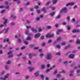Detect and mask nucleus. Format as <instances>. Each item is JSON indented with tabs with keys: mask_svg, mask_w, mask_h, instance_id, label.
Listing matches in <instances>:
<instances>
[{
	"mask_svg": "<svg viewBox=\"0 0 80 80\" xmlns=\"http://www.w3.org/2000/svg\"><path fill=\"white\" fill-rule=\"evenodd\" d=\"M22 59L23 60H27V57L26 56H23L22 57Z\"/></svg>",
	"mask_w": 80,
	"mask_h": 80,
	"instance_id": "obj_31",
	"label": "nucleus"
},
{
	"mask_svg": "<svg viewBox=\"0 0 80 80\" xmlns=\"http://www.w3.org/2000/svg\"><path fill=\"white\" fill-rule=\"evenodd\" d=\"M11 25L12 26H13V25H15V23L13 22H12L11 23Z\"/></svg>",
	"mask_w": 80,
	"mask_h": 80,
	"instance_id": "obj_50",
	"label": "nucleus"
},
{
	"mask_svg": "<svg viewBox=\"0 0 80 80\" xmlns=\"http://www.w3.org/2000/svg\"><path fill=\"white\" fill-rule=\"evenodd\" d=\"M56 47L58 48H60V45H56Z\"/></svg>",
	"mask_w": 80,
	"mask_h": 80,
	"instance_id": "obj_43",
	"label": "nucleus"
},
{
	"mask_svg": "<svg viewBox=\"0 0 80 80\" xmlns=\"http://www.w3.org/2000/svg\"><path fill=\"white\" fill-rule=\"evenodd\" d=\"M6 63L7 64H10V63H11V62L9 60Z\"/></svg>",
	"mask_w": 80,
	"mask_h": 80,
	"instance_id": "obj_37",
	"label": "nucleus"
},
{
	"mask_svg": "<svg viewBox=\"0 0 80 80\" xmlns=\"http://www.w3.org/2000/svg\"><path fill=\"white\" fill-rule=\"evenodd\" d=\"M57 1H58V0H53L52 2L53 3V4H56V3H57Z\"/></svg>",
	"mask_w": 80,
	"mask_h": 80,
	"instance_id": "obj_18",
	"label": "nucleus"
},
{
	"mask_svg": "<svg viewBox=\"0 0 80 80\" xmlns=\"http://www.w3.org/2000/svg\"><path fill=\"white\" fill-rule=\"evenodd\" d=\"M11 18L13 20H15L16 18V17L13 14H11Z\"/></svg>",
	"mask_w": 80,
	"mask_h": 80,
	"instance_id": "obj_11",
	"label": "nucleus"
},
{
	"mask_svg": "<svg viewBox=\"0 0 80 80\" xmlns=\"http://www.w3.org/2000/svg\"><path fill=\"white\" fill-rule=\"evenodd\" d=\"M60 18V15H59L56 18V19H58V18Z\"/></svg>",
	"mask_w": 80,
	"mask_h": 80,
	"instance_id": "obj_38",
	"label": "nucleus"
},
{
	"mask_svg": "<svg viewBox=\"0 0 80 80\" xmlns=\"http://www.w3.org/2000/svg\"><path fill=\"white\" fill-rule=\"evenodd\" d=\"M69 3L70 4V5L71 6H73V5H74V2H71Z\"/></svg>",
	"mask_w": 80,
	"mask_h": 80,
	"instance_id": "obj_34",
	"label": "nucleus"
},
{
	"mask_svg": "<svg viewBox=\"0 0 80 80\" xmlns=\"http://www.w3.org/2000/svg\"><path fill=\"white\" fill-rule=\"evenodd\" d=\"M68 12V9L67 8H64L60 11V13H66Z\"/></svg>",
	"mask_w": 80,
	"mask_h": 80,
	"instance_id": "obj_2",
	"label": "nucleus"
},
{
	"mask_svg": "<svg viewBox=\"0 0 80 80\" xmlns=\"http://www.w3.org/2000/svg\"><path fill=\"white\" fill-rule=\"evenodd\" d=\"M54 35L53 34H48L47 35H46V37L48 38V37H53Z\"/></svg>",
	"mask_w": 80,
	"mask_h": 80,
	"instance_id": "obj_6",
	"label": "nucleus"
},
{
	"mask_svg": "<svg viewBox=\"0 0 80 80\" xmlns=\"http://www.w3.org/2000/svg\"><path fill=\"white\" fill-rule=\"evenodd\" d=\"M57 77L58 78L61 77V75L60 74H58V75H57Z\"/></svg>",
	"mask_w": 80,
	"mask_h": 80,
	"instance_id": "obj_40",
	"label": "nucleus"
},
{
	"mask_svg": "<svg viewBox=\"0 0 80 80\" xmlns=\"http://www.w3.org/2000/svg\"><path fill=\"white\" fill-rule=\"evenodd\" d=\"M8 30H9V28H7L3 30H4V31H5L4 32V33L5 34H7V33H8Z\"/></svg>",
	"mask_w": 80,
	"mask_h": 80,
	"instance_id": "obj_9",
	"label": "nucleus"
},
{
	"mask_svg": "<svg viewBox=\"0 0 80 80\" xmlns=\"http://www.w3.org/2000/svg\"><path fill=\"white\" fill-rule=\"evenodd\" d=\"M52 55L50 53L48 52L45 57V58L48 60H50L52 59Z\"/></svg>",
	"mask_w": 80,
	"mask_h": 80,
	"instance_id": "obj_1",
	"label": "nucleus"
},
{
	"mask_svg": "<svg viewBox=\"0 0 80 80\" xmlns=\"http://www.w3.org/2000/svg\"><path fill=\"white\" fill-rule=\"evenodd\" d=\"M47 29H51L52 28V26H48L47 27Z\"/></svg>",
	"mask_w": 80,
	"mask_h": 80,
	"instance_id": "obj_27",
	"label": "nucleus"
},
{
	"mask_svg": "<svg viewBox=\"0 0 80 80\" xmlns=\"http://www.w3.org/2000/svg\"><path fill=\"white\" fill-rule=\"evenodd\" d=\"M25 47L23 46L21 48V50H23V49H25Z\"/></svg>",
	"mask_w": 80,
	"mask_h": 80,
	"instance_id": "obj_53",
	"label": "nucleus"
},
{
	"mask_svg": "<svg viewBox=\"0 0 80 80\" xmlns=\"http://www.w3.org/2000/svg\"><path fill=\"white\" fill-rule=\"evenodd\" d=\"M8 76H9V74H6L4 77V78L5 79V80H6V78H8Z\"/></svg>",
	"mask_w": 80,
	"mask_h": 80,
	"instance_id": "obj_21",
	"label": "nucleus"
},
{
	"mask_svg": "<svg viewBox=\"0 0 80 80\" xmlns=\"http://www.w3.org/2000/svg\"><path fill=\"white\" fill-rule=\"evenodd\" d=\"M40 36V33H38L35 35L34 37L35 38H38Z\"/></svg>",
	"mask_w": 80,
	"mask_h": 80,
	"instance_id": "obj_13",
	"label": "nucleus"
},
{
	"mask_svg": "<svg viewBox=\"0 0 80 80\" xmlns=\"http://www.w3.org/2000/svg\"><path fill=\"white\" fill-rule=\"evenodd\" d=\"M51 42H52V40L50 39L48 40V43H51Z\"/></svg>",
	"mask_w": 80,
	"mask_h": 80,
	"instance_id": "obj_58",
	"label": "nucleus"
},
{
	"mask_svg": "<svg viewBox=\"0 0 80 80\" xmlns=\"http://www.w3.org/2000/svg\"><path fill=\"white\" fill-rule=\"evenodd\" d=\"M28 69L29 70V72H32L33 70H34L35 69V68L33 67H28Z\"/></svg>",
	"mask_w": 80,
	"mask_h": 80,
	"instance_id": "obj_10",
	"label": "nucleus"
},
{
	"mask_svg": "<svg viewBox=\"0 0 80 80\" xmlns=\"http://www.w3.org/2000/svg\"><path fill=\"white\" fill-rule=\"evenodd\" d=\"M18 43H21V42H22V41L19 38H18Z\"/></svg>",
	"mask_w": 80,
	"mask_h": 80,
	"instance_id": "obj_30",
	"label": "nucleus"
},
{
	"mask_svg": "<svg viewBox=\"0 0 80 80\" xmlns=\"http://www.w3.org/2000/svg\"><path fill=\"white\" fill-rule=\"evenodd\" d=\"M70 45H68L65 47L64 49L67 50V49H68V48H70Z\"/></svg>",
	"mask_w": 80,
	"mask_h": 80,
	"instance_id": "obj_20",
	"label": "nucleus"
},
{
	"mask_svg": "<svg viewBox=\"0 0 80 80\" xmlns=\"http://www.w3.org/2000/svg\"><path fill=\"white\" fill-rule=\"evenodd\" d=\"M55 12H52L50 13V14H49V15H50L51 17H53V16H54V15H55Z\"/></svg>",
	"mask_w": 80,
	"mask_h": 80,
	"instance_id": "obj_15",
	"label": "nucleus"
},
{
	"mask_svg": "<svg viewBox=\"0 0 80 80\" xmlns=\"http://www.w3.org/2000/svg\"><path fill=\"white\" fill-rule=\"evenodd\" d=\"M8 20L6 19H4V22L3 25L1 24L0 25V28L3 27V26H6L7 25V23H8Z\"/></svg>",
	"mask_w": 80,
	"mask_h": 80,
	"instance_id": "obj_3",
	"label": "nucleus"
},
{
	"mask_svg": "<svg viewBox=\"0 0 80 80\" xmlns=\"http://www.w3.org/2000/svg\"><path fill=\"white\" fill-rule=\"evenodd\" d=\"M28 78H29V77H28V76H26V77H25V79H28Z\"/></svg>",
	"mask_w": 80,
	"mask_h": 80,
	"instance_id": "obj_64",
	"label": "nucleus"
},
{
	"mask_svg": "<svg viewBox=\"0 0 80 80\" xmlns=\"http://www.w3.org/2000/svg\"><path fill=\"white\" fill-rule=\"evenodd\" d=\"M8 55H9L8 56L9 57H13V54H12V52L10 51L8 53Z\"/></svg>",
	"mask_w": 80,
	"mask_h": 80,
	"instance_id": "obj_5",
	"label": "nucleus"
},
{
	"mask_svg": "<svg viewBox=\"0 0 80 80\" xmlns=\"http://www.w3.org/2000/svg\"><path fill=\"white\" fill-rule=\"evenodd\" d=\"M66 44V42H63L61 43V45H65Z\"/></svg>",
	"mask_w": 80,
	"mask_h": 80,
	"instance_id": "obj_41",
	"label": "nucleus"
},
{
	"mask_svg": "<svg viewBox=\"0 0 80 80\" xmlns=\"http://www.w3.org/2000/svg\"><path fill=\"white\" fill-rule=\"evenodd\" d=\"M80 32V29H73L72 31V32L73 33H75L76 32H77V33H78V32Z\"/></svg>",
	"mask_w": 80,
	"mask_h": 80,
	"instance_id": "obj_7",
	"label": "nucleus"
},
{
	"mask_svg": "<svg viewBox=\"0 0 80 80\" xmlns=\"http://www.w3.org/2000/svg\"><path fill=\"white\" fill-rule=\"evenodd\" d=\"M76 44H80V40L78 39H77L76 40Z\"/></svg>",
	"mask_w": 80,
	"mask_h": 80,
	"instance_id": "obj_17",
	"label": "nucleus"
},
{
	"mask_svg": "<svg viewBox=\"0 0 80 80\" xmlns=\"http://www.w3.org/2000/svg\"><path fill=\"white\" fill-rule=\"evenodd\" d=\"M27 29H28V28H31V26H27Z\"/></svg>",
	"mask_w": 80,
	"mask_h": 80,
	"instance_id": "obj_61",
	"label": "nucleus"
},
{
	"mask_svg": "<svg viewBox=\"0 0 80 80\" xmlns=\"http://www.w3.org/2000/svg\"><path fill=\"white\" fill-rule=\"evenodd\" d=\"M62 31H63V30H62V29L58 30L57 32V34L58 35H59V34H60V32H62Z\"/></svg>",
	"mask_w": 80,
	"mask_h": 80,
	"instance_id": "obj_12",
	"label": "nucleus"
},
{
	"mask_svg": "<svg viewBox=\"0 0 80 80\" xmlns=\"http://www.w3.org/2000/svg\"><path fill=\"white\" fill-rule=\"evenodd\" d=\"M4 74H5V71H3L0 74V76H2L3 75H4Z\"/></svg>",
	"mask_w": 80,
	"mask_h": 80,
	"instance_id": "obj_23",
	"label": "nucleus"
},
{
	"mask_svg": "<svg viewBox=\"0 0 80 80\" xmlns=\"http://www.w3.org/2000/svg\"><path fill=\"white\" fill-rule=\"evenodd\" d=\"M22 55V53L20 52L19 54H18L17 56H18V57H19V56H21Z\"/></svg>",
	"mask_w": 80,
	"mask_h": 80,
	"instance_id": "obj_42",
	"label": "nucleus"
},
{
	"mask_svg": "<svg viewBox=\"0 0 80 80\" xmlns=\"http://www.w3.org/2000/svg\"><path fill=\"white\" fill-rule=\"evenodd\" d=\"M5 68L6 70H8V66H6Z\"/></svg>",
	"mask_w": 80,
	"mask_h": 80,
	"instance_id": "obj_48",
	"label": "nucleus"
},
{
	"mask_svg": "<svg viewBox=\"0 0 80 80\" xmlns=\"http://www.w3.org/2000/svg\"><path fill=\"white\" fill-rule=\"evenodd\" d=\"M51 3V1H49L46 2V5H48Z\"/></svg>",
	"mask_w": 80,
	"mask_h": 80,
	"instance_id": "obj_25",
	"label": "nucleus"
},
{
	"mask_svg": "<svg viewBox=\"0 0 80 80\" xmlns=\"http://www.w3.org/2000/svg\"><path fill=\"white\" fill-rule=\"evenodd\" d=\"M77 73H80V70H78L77 71Z\"/></svg>",
	"mask_w": 80,
	"mask_h": 80,
	"instance_id": "obj_62",
	"label": "nucleus"
},
{
	"mask_svg": "<svg viewBox=\"0 0 80 80\" xmlns=\"http://www.w3.org/2000/svg\"><path fill=\"white\" fill-rule=\"evenodd\" d=\"M55 65L53 66L51 68L49 69H47L46 70V72H48L49 71H50V70H52V69H53V68H55Z\"/></svg>",
	"mask_w": 80,
	"mask_h": 80,
	"instance_id": "obj_4",
	"label": "nucleus"
},
{
	"mask_svg": "<svg viewBox=\"0 0 80 80\" xmlns=\"http://www.w3.org/2000/svg\"><path fill=\"white\" fill-rule=\"evenodd\" d=\"M42 29H41V28H39L38 31L39 32H42Z\"/></svg>",
	"mask_w": 80,
	"mask_h": 80,
	"instance_id": "obj_55",
	"label": "nucleus"
},
{
	"mask_svg": "<svg viewBox=\"0 0 80 80\" xmlns=\"http://www.w3.org/2000/svg\"><path fill=\"white\" fill-rule=\"evenodd\" d=\"M30 47H34V46L33 45V44H31L30 46H29Z\"/></svg>",
	"mask_w": 80,
	"mask_h": 80,
	"instance_id": "obj_56",
	"label": "nucleus"
},
{
	"mask_svg": "<svg viewBox=\"0 0 80 80\" xmlns=\"http://www.w3.org/2000/svg\"><path fill=\"white\" fill-rule=\"evenodd\" d=\"M68 21H69L70 20V16H68L66 18Z\"/></svg>",
	"mask_w": 80,
	"mask_h": 80,
	"instance_id": "obj_36",
	"label": "nucleus"
},
{
	"mask_svg": "<svg viewBox=\"0 0 80 80\" xmlns=\"http://www.w3.org/2000/svg\"><path fill=\"white\" fill-rule=\"evenodd\" d=\"M31 29L32 32L34 33H37V30L36 29H34L33 28H31Z\"/></svg>",
	"mask_w": 80,
	"mask_h": 80,
	"instance_id": "obj_8",
	"label": "nucleus"
},
{
	"mask_svg": "<svg viewBox=\"0 0 80 80\" xmlns=\"http://www.w3.org/2000/svg\"><path fill=\"white\" fill-rule=\"evenodd\" d=\"M77 8V5L74 6L73 7V8H74V9H75V8Z\"/></svg>",
	"mask_w": 80,
	"mask_h": 80,
	"instance_id": "obj_51",
	"label": "nucleus"
},
{
	"mask_svg": "<svg viewBox=\"0 0 80 80\" xmlns=\"http://www.w3.org/2000/svg\"><path fill=\"white\" fill-rule=\"evenodd\" d=\"M32 56H33V54H32L30 53L29 55V57L30 58H32Z\"/></svg>",
	"mask_w": 80,
	"mask_h": 80,
	"instance_id": "obj_28",
	"label": "nucleus"
},
{
	"mask_svg": "<svg viewBox=\"0 0 80 80\" xmlns=\"http://www.w3.org/2000/svg\"><path fill=\"white\" fill-rule=\"evenodd\" d=\"M70 3L66 4V7H68V6H70Z\"/></svg>",
	"mask_w": 80,
	"mask_h": 80,
	"instance_id": "obj_46",
	"label": "nucleus"
},
{
	"mask_svg": "<svg viewBox=\"0 0 80 80\" xmlns=\"http://www.w3.org/2000/svg\"><path fill=\"white\" fill-rule=\"evenodd\" d=\"M67 29L68 30H70V26H68L67 27Z\"/></svg>",
	"mask_w": 80,
	"mask_h": 80,
	"instance_id": "obj_44",
	"label": "nucleus"
},
{
	"mask_svg": "<svg viewBox=\"0 0 80 80\" xmlns=\"http://www.w3.org/2000/svg\"><path fill=\"white\" fill-rule=\"evenodd\" d=\"M74 56L75 55L72 54L69 55V57L70 58H73V57H74Z\"/></svg>",
	"mask_w": 80,
	"mask_h": 80,
	"instance_id": "obj_16",
	"label": "nucleus"
},
{
	"mask_svg": "<svg viewBox=\"0 0 80 80\" xmlns=\"http://www.w3.org/2000/svg\"><path fill=\"white\" fill-rule=\"evenodd\" d=\"M31 39V38H30V37L29 36H28V37L26 38L27 40H30Z\"/></svg>",
	"mask_w": 80,
	"mask_h": 80,
	"instance_id": "obj_39",
	"label": "nucleus"
},
{
	"mask_svg": "<svg viewBox=\"0 0 80 80\" xmlns=\"http://www.w3.org/2000/svg\"><path fill=\"white\" fill-rule=\"evenodd\" d=\"M39 7L38 6H35V8L36 9H37V8H38Z\"/></svg>",
	"mask_w": 80,
	"mask_h": 80,
	"instance_id": "obj_54",
	"label": "nucleus"
},
{
	"mask_svg": "<svg viewBox=\"0 0 80 80\" xmlns=\"http://www.w3.org/2000/svg\"><path fill=\"white\" fill-rule=\"evenodd\" d=\"M45 65L44 64H42L41 65V68L42 69H44L45 68Z\"/></svg>",
	"mask_w": 80,
	"mask_h": 80,
	"instance_id": "obj_24",
	"label": "nucleus"
},
{
	"mask_svg": "<svg viewBox=\"0 0 80 80\" xmlns=\"http://www.w3.org/2000/svg\"><path fill=\"white\" fill-rule=\"evenodd\" d=\"M40 18L38 17L36 18V21H38L40 20Z\"/></svg>",
	"mask_w": 80,
	"mask_h": 80,
	"instance_id": "obj_33",
	"label": "nucleus"
},
{
	"mask_svg": "<svg viewBox=\"0 0 80 80\" xmlns=\"http://www.w3.org/2000/svg\"><path fill=\"white\" fill-rule=\"evenodd\" d=\"M77 51H76V50H73V51H72V53H75L76 52H77Z\"/></svg>",
	"mask_w": 80,
	"mask_h": 80,
	"instance_id": "obj_57",
	"label": "nucleus"
},
{
	"mask_svg": "<svg viewBox=\"0 0 80 80\" xmlns=\"http://www.w3.org/2000/svg\"><path fill=\"white\" fill-rule=\"evenodd\" d=\"M8 40H9V39H6V40H4L3 42H8Z\"/></svg>",
	"mask_w": 80,
	"mask_h": 80,
	"instance_id": "obj_32",
	"label": "nucleus"
},
{
	"mask_svg": "<svg viewBox=\"0 0 80 80\" xmlns=\"http://www.w3.org/2000/svg\"><path fill=\"white\" fill-rule=\"evenodd\" d=\"M30 10V11H31V12H33L34 10L33 8H31Z\"/></svg>",
	"mask_w": 80,
	"mask_h": 80,
	"instance_id": "obj_49",
	"label": "nucleus"
},
{
	"mask_svg": "<svg viewBox=\"0 0 80 80\" xmlns=\"http://www.w3.org/2000/svg\"><path fill=\"white\" fill-rule=\"evenodd\" d=\"M25 33L26 34H28V30H27L26 31Z\"/></svg>",
	"mask_w": 80,
	"mask_h": 80,
	"instance_id": "obj_45",
	"label": "nucleus"
},
{
	"mask_svg": "<svg viewBox=\"0 0 80 80\" xmlns=\"http://www.w3.org/2000/svg\"><path fill=\"white\" fill-rule=\"evenodd\" d=\"M72 22H75V18H73L72 19Z\"/></svg>",
	"mask_w": 80,
	"mask_h": 80,
	"instance_id": "obj_47",
	"label": "nucleus"
},
{
	"mask_svg": "<svg viewBox=\"0 0 80 80\" xmlns=\"http://www.w3.org/2000/svg\"><path fill=\"white\" fill-rule=\"evenodd\" d=\"M34 75L35 77H38L39 75V72H35L34 74Z\"/></svg>",
	"mask_w": 80,
	"mask_h": 80,
	"instance_id": "obj_14",
	"label": "nucleus"
},
{
	"mask_svg": "<svg viewBox=\"0 0 80 80\" xmlns=\"http://www.w3.org/2000/svg\"><path fill=\"white\" fill-rule=\"evenodd\" d=\"M5 10H2L1 11V13H3L5 12Z\"/></svg>",
	"mask_w": 80,
	"mask_h": 80,
	"instance_id": "obj_59",
	"label": "nucleus"
},
{
	"mask_svg": "<svg viewBox=\"0 0 80 80\" xmlns=\"http://www.w3.org/2000/svg\"><path fill=\"white\" fill-rule=\"evenodd\" d=\"M44 55V54H40L39 55V56L40 57V58H42V57H43V56Z\"/></svg>",
	"mask_w": 80,
	"mask_h": 80,
	"instance_id": "obj_29",
	"label": "nucleus"
},
{
	"mask_svg": "<svg viewBox=\"0 0 80 80\" xmlns=\"http://www.w3.org/2000/svg\"><path fill=\"white\" fill-rule=\"evenodd\" d=\"M57 70H55V71L54 72V74H56L57 73Z\"/></svg>",
	"mask_w": 80,
	"mask_h": 80,
	"instance_id": "obj_60",
	"label": "nucleus"
},
{
	"mask_svg": "<svg viewBox=\"0 0 80 80\" xmlns=\"http://www.w3.org/2000/svg\"><path fill=\"white\" fill-rule=\"evenodd\" d=\"M42 11H43L44 13H46L47 12V11L45 10V8H42Z\"/></svg>",
	"mask_w": 80,
	"mask_h": 80,
	"instance_id": "obj_19",
	"label": "nucleus"
},
{
	"mask_svg": "<svg viewBox=\"0 0 80 80\" xmlns=\"http://www.w3.org/2000/svg\"><path fill=\"white\" fill-rule=\"evenodd\" d=\"M62 40V38L61 37H59L57 38V40L58 41H60Z\"/></svg>",
	"mask_w": 80,
	"mask_h": 80,
	"instance_id": "obj_22",
	"label": "nucleus"
},
{
	"mask_svg": "<svg viewBox=\"0 0 80 80\" xmlns=\"http://www.w3.org/2000/svg\"><path fill=\"white\" fill-rule=\"evenodd\" d=\"M0 79L1 80H5L4 78H2V77H0Z\"/></svg>",
	"mask_w": 80,
	"mask_h": 80,
	"instance_id": "obj_35",
	"label": "nucleus"
},
{
	"mask_svg": "<svg viewBox=\"0 0 80 80\" xmlns=\"http://www.w3.org/2000/svg\"><path fill=\"white\" fill-rule=\"evenodd\" d=\"M56 55H60V52H57Z\"/></svg>",
	"mask_w": 80,
	"mask_h": 80,
	"instance_id": "obj_63",
	"label": "nucleus"
},
{
	"mask_svg": "<svg viewBox=\"0 0 80 80\" xmlns=\"http://www.w3.org/2000/svg\"><path fill=\"white\" fill-rule=\"evenodd\" d=\"M28 64L29 65H32V62L30 61H28Z\"/></svg>",
	"mask_w": 80,
	"mask_h": 80,
	"instance_id": "obj_26",
	"label": "nucleus"
},
{
	"mask_svg": "<svg viewBox=\"0 0 80 80\" xmlns=\"http://www.w3.org/2000/svg\"><path fill=\"white\" fill-rule=\"evenodd\" d=\"M24 43L26 45H27V44H28V42L27 41H24Z\"/></svg>",
	"mask_w": 80,
	"mask_h": 80,
	"instance_id": "obj_52",
	"label": "nucleus"
}]
</instances>
